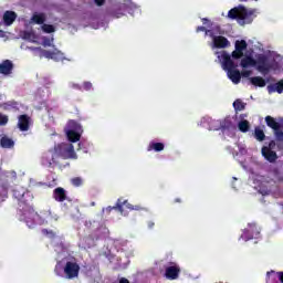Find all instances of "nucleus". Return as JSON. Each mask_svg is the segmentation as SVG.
I'll list each match as a JSON object with an SVG mask.
<instances>
[{
    "label": "nucleus",
    "instance_id": "6e6d98bb",
    "mask_svg": "<svg viewBox=\"0 0 283 283\" xmlns=\"http://www.w3.org/2000/svg\"><path fill=\"white\" fill-rule=\"evenodd\" d=\"M1 33H3V31H0Z\"/></svg>",
    "mask_w": 283,
    "mask_h": 283
},
{
    "label": "nucleus",
    "instance_id": "412c9836",
    "mask_svg": "<svg viewBox=\"0 0 283 283\" xmlns=\"http://www.w3.org/2000/svg\"><path fill=\"white\" fill-rule=\"evenodd\" d=\"M250 83L255 87H266V80L261 76L250 77Z\"/></svg>",
    "mask_w": 283,
    "mask_h": 283
},
{
    "label": "nucleus",
    "instance_id": "4c0bfd02",
    "mask_svg": "<svg viewBox=\"0 0 283 283\" xmlns=\"http://www.w3.org/2000/svg\"><path fill=\"white\" fill-rule=\"evenodd\" d=\"M196 32H205L206 34H209V36H213V31L207 30L205 27H197Z\"/></svg>",
    "mask_w": 283,
    "mask_h": 283
},
{
    "label": "nucleus",
    "instance_id": "a19ab883",
    "mask_svg": "<svg viewBox=\"0 0 283 283\" xmlns=\"http://www.w3.org/2000/svg\"><path fill=\"white\" fill-rule=\"evenodd\" d=\"M83 90H85V92H90V90H92V82H84Z\"/></svg>",
    "mask_w": 283,
    "mask_h": 283
},
{
    "label": "nucleus",
    "instance_id": "20e7f679",
    "mask_svg": "<svg viewBox=\"0 0 283 283\" xmlns=\"http://www.w3.org/2000/svg\"><path fill=\"white\" fill-rule=\"evenodd\" d=\"M255 63L256 70L263 74H268V72L275 69V60L269 61V56L265 54L256 55Z\"/></svg>",
    "mask_w": 283,
    "mask_h": 283
},
{
    "label": "nucleus",
    "instance_id": "4468645a",
    "mask_svg": "<svg viewBox=\"0 0 283 283\" xmlns=\"http://www.w3.org/2000/svg\"><path fill=\"white\" fill-rule=\"evenodd\" d=\"M129 209V211H134V205L129 203L127 200H123V198L117 199V202L115 205V209L119 211V213H125V208Z\"/></svg>",
    "mask_w": 283,
    "mask_h": 283
},
{
    "label": "nucleus",
    "instance_id": "f03ea898",
    "mask_svg": "<svg viewBox=\"0 0 283 283\" xmlns=\"http://www.w3.org/2000/svg\"><path fill=\"white\" fill-rule=\"evenodd\" d=\"M221 60H222L223 70H226L228 72V76H229L230 81H232V83H234V85H238V83H240V81H242V74L238 70V63H235L231 59L230 54L227 53V51H223L221 53Z\"/></svg>",
    "mask_w": 283,
    "mask_h": 283
},
{
    "label": "nucleus",
    "instance_id": "a211bd4d",
    "mask_svg": "<svg viewBox=\"0 0 283 283\" xmlns=\"http://www.w3.org/2000/svg\"><path fill=\"white\" fill-rule=\"evenodd\" d=\"M240 65L243 69L255 67V65H258V62H255V59H253L251 55H247L241 60Z\"/></svg>",
    "mask_w": 283,
    "mask_h": 283
},
{
    "label": "nucleus",
    "instance_id": "c756f323",
    "mask_svg": "<svg viewBox=\"0 0 283 283\" xmlns=\"http://www.w3.org/2000/svg\"><path fill=\"white\" fill-rule=\"evenodd\" d=\"M254 138H256L259 140V143H262V140H264V138H266V135L264 134V130H262L260 128H255L254 129Z\"/></svg>",
    "mask_w": 283,
    "mask_h": 283
},
{
    "label": "nucleus",
    "instance_id": "49530a36",
    "mask_svg": "<svg viewBox=\"0 0 283 283\" xmlns=\"http://www.w3.org/2000/svg\"><path fill=\"white\" fill-rule=\"evenodd\" d=\"M133 211H145V208L142 206H133Z\"/></svg>",
    "mask_w": 283,
    "mask_h": 283
},
{
    "label": "nucleus",
    "instance_id": "b1692460",
    "mask_svg": "<svg viewBox=\"0 0 283 283\" xmlns=\"http://www.w3.org/2000/svg\"><path fill=\"white\" fill-rule=\"evenodd\" d=\"M164 149H165V144L156 143V142H151L147 148L148 151H164Z\"/></svg>",
    "mask_w": 283,
    "mask_h": 283
},
{
    "label": "nucleus",
    "instance_id": "393cba45",
    "mask_svg": "<svg viewBox=\"0 0 283 283\" xmlns=\"http://www.w3.org/2000/svg\"><path fill=\"white\" fill-rule=\"evenodd\" d=\"M3 109H6L7 112L10 109H19V102L17 101H9L2 104Z\"/></svg>",
    "mask_w": 283,
    "mask_h": 283
},
{
    "label": "nucleus",
    "instance_id": "79ce46f5",
    "mask_svg": "<svg viewBox=\"0 0 283 283\" xmlns=\"http://www.w3.org/2000/svg\"><path fill=\"white\" fill-rule=\"evenodd\" d=\"M266 149H270L271 151H273V149H275V140H271L269 143V146H266Z\"/></svg>",
    "mask_w": 283,
    "mask_h": 283
},
{
    "label": "nucleus",
    "instance_id": "7c9ffc66",
    "mask_svg": "<svg viewBox=\"0 0 283 283\" xmlns=\"http://www.w3.org/2000/svg\"><path fill=\"white\" fill-rule=\"evenodd\" d=\"M42 30L45 32V34H52L53 32H56V29L52 24H42Z\"/></svg>",
    "mask_w": 283,
    "mask_h": 283
},
{
    "label": "nucleus",
    "instance_id": "c03bdc74",
    "mask_svg": "<svg viewBox=\"0 0 283 283\" xmlns=\"http://www.w3.org/2000/svg\"><path fill=\"white\" fill-rule=\"evenodd\" d=\"M112 15H113L115 19H120V17H123V12L113 11Z\"/></svg>",
    "mask_w": 283,
    "mask_h": 283
},
{
    "label": "nucleus",
    "instance_id": "2f4dec72",
    "mask_svg": "<svg viewBox=\"0 0 283 283\" xmlns=\"http://www.w3.org/2000/svg\"><path fill=\"white\" fill-rule=\"evenodd\" d=\"M42 235L54 240V238H56V232H54L53 230L42 229Z\"/></svg>",
    "mask_w": 283,
    "mask_h": 283
},
{
    "label": "nucleus",
    "instance_id": "cd10ccee",
    "mask_svg": "<svg viewBox=\"0 0 283 283\" xmlns=\"http://www.w3.org/2000/svg\"><path fill=\"white\" fill-rule=\"evenodd\" d=\"M234 48H235V50H238L240 52H244V50H247V48H249V44H247L245 40H237Z\"/></svg>",
    "mask_w": 283,
    "mask_h": 283
},
{
    "label": "nucleus",
    "instance_id": "aec40b11",
    "mask_svg": "<svg viewBox=\"0 0 283 283\" xmlns=\"http://www.w3.org/2000/svg\"><path fill=\"white\" fill-rule=\"evenodd\" d=\"M45 13H33L31 21L36 25H43L45 23Z\"/></svg>",
    "mask_w": 283,
    "mask_h": 283
},
{
    "label": "nucleus",
    "instance_id": "e433bc0d",
    "mask_svg": "<svg viewBox=\"0 0 283 283\" xmlns=\"http://www.w3.org/2000/svg\"><path fill=\"white\" fill-rule=\"evenodd\" d=\"M71 185H73V187H81V185H83V179L81 177H74L71 179Z\"/></svg>",
    "mask_w": 283,
    "mask_h": 283
},
{
    "label": "nucleus",
    "instance_id": "dca6fc26",
    "mask_svg": "<svg viewBox=\"0 0 283 283\" xmlns=\"http://www.w3.org/2000/svg\"><path fill=\"white\" fill-rule=\"evenodd\" d=\"M0 147L2 149H12L14 147V139L2 135L0 138Z\"/></svg>",
    "mask_w": 283,
    "mask_h": 283
},
{
    "label": "nucleus",
    "instance_id": "5fc2aeb1",
    "mask_svg": "<svg viewBox=\"0 0 283 283\" xmlns=\"http://www.w3.org/2000/svg\"><path fill=\"white\" fill-rule=\"evenodd\" d=\"M175 202H182V199L181 198H176Z\"/></svg>",
    "mask_w": 283,
    "mask_h": 283
},
{
    "label": "nucleus",
    "instance_id": "7ed1b4c3",
    "mask_svg": "<svg viewBox=\"0 0 283 283\" xmlns=\"http://www.w3.org/2000/svg\"><path fill=\"white\" fill-rule=\"evenodd\" d=\"M229 19H235L242 24L253 23L255 19V10H248L245 7L239 6L228 12Z\"/></svg>",
    "mask_w": 283,
    "mask_h": 283
},
{
    "label": "nucleus",
    "instance_id": "a18cd8bd",
    "mask_svg": "<svg viewBox=\"0 0 283 283\" xmlns=\"http://www.w3.org/2000/svg\"><path fill=\"white\" fill-rule=\"evenodd\" d=\"M71 87L73 88V90H83V86H81L80 84H76V83H72L71 84Z\"/></svg>",
    "mask_w": 283,
    "mask_h": 283
},
{
    "label": "nucleus",
    "instance_id": "5701e85b",
    "mask_svg": "<svg viewBox=\"0 0 283 283\" xmlns=\"http://www.w3.org/2000/svg\"><path fill=\"white\" fill-rule=\"evenodd\" d=\"M268 90L271 93L277 92V94H282L283 92V78L279 82H276L274 85H269Z\"/></svg>",
    "mask_w": 283,
    "mask_h": 283
},
{
    "label": "nucleus",
    "instance_id": "473e14b6",
    "mask_svg": "<svg viewBox=\"0 0 283 283\" xmlns=\"http://www.w3.org/2000/svg\"><path fill=\"white\" fill-rule=\"evenodd\" d=\"M274 136H275L276 143H283V130H282V127L279 128L277 130H274Z\"/></svg>",
    "mask_w": 283,
    "mask_h": 283
},
{
    "label": "nucleus",
    "instance_id": "f257e3e1",
    "mask_svg": "<svg viewBox=\"0 0 283 283\" xmlns=\"http://www.w3.org/2000/svg\"><path fill=\"white\" fill-rule=\"evenodd\" d=\"M56 157L63 160H76V151L74 150V145L67 143L56 144L52 149L48 150L42 156V161L44 165L52 167L56 163Z\"/></svg>",
    "mask_w": 283,
    "mask_h": 283
},
{
    "label": "nucleus",
    "instance_id": "ddd939ff",
    "mask_svg": "<svg viewBox=\"0 0 283 283\" xmlns=\"http://www.w3.org/2000/svg\"><path fill=\"white\" fill-rule=\"evenodd\" d=\"M261 154L268 163H275V160H277V153H275V150H271V148H266V146L262 147Z\"/></svg>",
    "mask_w": 283,
    "mask_h": 283
},
{
    "label": "nucleus",
    "instance_id": "9d476101",
    "mask_svg": "<svg viewBox=\"0 0 283 283\" xmlns=\"http://www.w3.org/2000/svg\"><path fill=\"white\" fill-rule=\"evenodd\" d=\"M36 218H39V213L34 212V210L24 213V222L29 229L36 227Z\"/></svg>",
    "mask_w": 283,
    "mask_h": 283
},
{
    "label": "nucleus",
    "instance_id": "f3484780",
    "mask_svg": "<svg viewBox=\"0 0 283 283\" xmlns=\"http://www.w3.org/2000/svg\"><path fill=\"white\" fill-rule=\"evenodd\" d=\"M4 25H12L17 21V13L14 11H6L3 14Z\"/></svg>",
    "mask_w": 283,
    "mask_h": 283
},
{
    "label": "nucleus",
    "instance_id": "c85d7f7f",
    "mask_svg": "<svg viewBox=\"0 0 283 283\" xmlns=\"http://www.w3.org/2000/svg\"><path fill=\"white\" fill-rule=\"evenodd\" d=\"M54 36L48 38V36H43L42 38V45L43 48H54Z\"/></svg>",
    "mask_w": 283,
    "mask_h": 283
},
{
    "label": "nucleus",
    "instance_id": "a878e982",
    "mask_svg": "<svg viewBox=\"0 0 283 283\" xmlns=\"http://www.w3.org/2000/svg\"><path fill=\"white\" fill-rule=\"evenodd\" d=\"M232 127H233V122H231L230 118H224L220 123V129H222V132H227V130L231 129Z\"/></svg>",
    "mask_w": 283,
    "mask_h": 283
},
{
    "label": "nucleus",
    "instance_id": "0eeeda50",
    "mask_svg": "<svg viewBox=\"0 0 283 283\" xmlns=\"http://www.w3.org/2000/svg\"><path fill=\"white\" fill-rule=\"evenodd\" d=\"M80 271L81 266L76 262L67 261L64 266V273L67 280H74V277H78Z\"/></svg>",
    "mask_w": 283,
    "mask_h": 283
},
{
    "label": "nucleus",
    "instance_id": "09e8293b",
    "mask_svg": "<svg viewBox=\"0 0 283 283\" xmlns=\"http://www.w3.org/2000/svg\"><path fill=\"white\" fill-rule=\"evenodd\" d=\"M147 226L148 229H154V227H156V223L154 221H148Z\"/></svg>",
    "mask_w": 283,
    "mask_h": 283
},
{
    "label": "nucleus",
    "instance_id": "603ef678",
    "mask_svg": "<svg viewBox=\"0 0 283 283\" xmlns=\"http://www.w3.org/2000/svg\"><path fill=\"white\" fill-rule=\"evenodd\" d=\"M118 283H129V280L126 277H122Z\"/></svg>",
    "mask_w": 283,
    "mask_h": 283
},
{
    "label": "nucleus",
    "instance_id": "58836bf2",
    "mask_svg": "<svg viewBox=\"0 0 283 283\" xmlns=\"http://www.w3.org/2000/svg\"><path fill=\"white\" fill-rule=\"evenodd\" d=\"M10 120L8 115L0 113V126H6V124Z\"/></svg>",
    "mask_w": 283,
    "mask_h": 283
},
{
    "label": "nucleus",
    "instance_id": "864d4df0",
    "mask_svg": "<svg viewBox=\"0 0 283 283\" xmlns=\"http://www.w3.org/2000/svg\"><path fill=\"white\" fill-rule=\"evenodd\" d=\"M201 21H202L203 25H207V23H209V19H207V18L201 19Z\"/></svg>",
    "mask_w": 283,
    "mask_h": 283
},
{
    "label": "nucleus",
    "instance_id": "72a5a7b5",
    "mask_svg": "<svg viewBox=\"0 0 283 283\" xmlns=\"http://www.w3.org/2000/svg\"><path fill=\"white\" fill-rule=\"evenodd\" d=\"M273 274H275V271H271L266 273L268 275L266 283H281L280 281H275L277 276H272Z\"/></svg>",
    "mask_w": 283,
    "mask_h": 283
},
{
    "label": "nucleus",
    "instance_id": "423d86ee",
    "mask_svg": "<svg viewBox=\"0 0 283 283\" xmlns=\"http://www.w3.org/2000/svg\"><path fill=\"white\" fill-rule=\"evenodd\" d=\"M260 237V228L255 223H249L248 229H244L243 233L241 234L242 240L249 242V240H253V238Z\"/></svg>",
    "mask_w": 283,
    "mask_h": 283
},
{
    "label": "nucleus",
    "instance_id": "1a4fd4ad",
    "mask_svg": "<svg viewBox=\"0 0 283 283\" xmlns=\"http://www.w3.org/2000/svg\"><path fill=\"white\" fill-rule=\"evenodd\" d=\"M14 71V63L11 60H4L0 63V74L3 76H10Z\"/></svg>",
    "mask_w": 283,
    "mask_h": 283
},
{
    "label": "nucleus",
    "instance_id": "ea45409f",
    "mask_svg": "<svg viewBox=\"0 0 283 283\" xmlns=\"http://www.w3.org/2000/svg\"><path fill=\"white\" fill-rule=\"evenodd\" d=\"M103 211H106L107 214H111L112 211H118V208H116V206H108L106 209H104Z\"/></svg>",
    "mask_w": 283,
    "mask_h": 283
},
{
    "label": "nucleus",
    "instance_id": "2eb2a0df",
    "mask_svg": "<svg viewBox=\"0 0 283 283\" xmlns=\"http://www.w3.org/2000/svg\"><path fill=\"white\" fill-rule=\"evenodd\" d=\"M53 198L56 202H65L67 200V192L62 187H57L53 190Z\"/></svg>",
    "mask_w": 283,
    "mask_h": 283
},
{
    "label": "nucleus",
    "instance_id": "de8ad7c7",
    "mask_svg": "<svg viewBox=\"0 0 283 283\" xmlns=\"http://www.w3.org/2000/svg\"><path fill=\"white\" fill-rule=\"evenodd\" d=\"M276 277L279 282L283 283V272H276Z\"/></svg>",
    "mask_w": 283,
    "mask_h": 283
},
{
    "label": "nucleus",
    "instance_id": "f8f14e48",
    "mask_svg": "<svg viewBox=\"0 0 283 283\" xmlns=\"http://www.w3.org/2000/svg\"><path fill=\"white\" fill-rule=\"evenodd\" d=\"M18 129L20 132H28L30 129V117L27 114L18 117Z\"/></svg>",
    "mask_w": 283,
    "mask_h": 283
},
{
    "label": "nucleus",
    "instance_id": "37998d69",
    "mask_svg": "<svg viewBox=\"0 0 283 283\" xmlns=\"http://www.w3.org/2000/svg\"><path fill=\"white\" fill-rule=\"evenodd\" d=\"M241 76H243V78H249V76H251V71H242Z\"/></svg>",
    "mask_w": 283,
    "mask_h": 283
},
{
    "label": "nucleus",
    "instance_id": "f704fd0d",
    "mask_svg": "<svg viewBox=\"0 0 283 283\" xmlns=\"http://www.w3.org/2000/svg\"><path fill=\"white\" fill-rule=\"evenodd\" d=\"M233 107L237 112H242V109H244V103H242L241 99H237L233 103Z\"/></svg>",
    "mask_w": 283,
    "mask_h": 283
},
{
    "label": "nucleus",
    "instance_id": "bb28decb",
    "mask_svg": "<svg viewBox=\"0 0 283 283\" xmlns=\"http://www.w3.org/2000/svg\"><path fill=\"white\" fill-rule=\"evenodd\" d=\"M238 128H239V130L242 132V134H247V132H249V129H251V125L249 124V120L243 119V120L239 122Z\"/></svg>",
    "mask_w": 283,
    "mask_h": 283
},
{
    "label": "nucleus",
    "instance_id": "6e6552de",
    "mask_svg": "<svg viewBox=\"0 0 283 283\" xmlns=\"http://www.w3.org/2000/svg\"><path fill=\"white\" fill-rule=\"evenodd\" d=\"M211 39L213 41L214 48H217L218 50H222V49L229 48V45H231L229 40L222 35H212Z\"/></svg>",
    "mask_w": 283,
    "mask_h": 283
},
{
    "label": "nucleus",
    "instance_id": "c9c22d12",
    "mask_svg": "<svg viewBox=\"0 0 283 283\" xmlns=\"http://www.w3.org/2000/svg\"><path fill=\"white\" fill-rule=\"evenodd\" d=\"M231 56H232V59L238 61V60L242 59V56H244V52L243 51H238V49H234Z\"/></svg>",
    "mask_w": 283,
    "mask_h": 283
},
{
    "label": "nucleus",
    "instance_id": "9b49d317",
    "mask_svg": "<svg viewBox=\"0 0 283 283\" xmlns=\"http://www.w3.org/2000/svg\"><path fill=\"white\" fill-rule=\"evenodd\" d=\"M44 59H51L52 61H61L63 59V52L55 49L54 51L42 50Z\"/></svg>",
    "mask_w": 283,
    "mask_h": 283
},
{
    "label": "nucleus",
    "instance_id": "3c124183",
    "mask_svg": "<svg viewBox=\"0 0 283 283\" xmlns=\"http://www.w3.org/2000/svg\"><path fill=\"white\" fill-rule=\"evenodd\" d=\"M31 36H32L31 32H29V31L24 32V35H23L24 39H30Z\"/></svg>",
    "mask_w": 283,
    "mask_h": 283
},
{
    "label": "nucleus",
    "instance_id": "4be33fe9",
    "mask_svg": "<svg viewBox=\"0 0 283 283\" xmlns=\"http://www.w3.org/2000/svg\"><path fill=\"white\" fill-rule=\"evenodd\" d=\"M66 136H67V139L70 140V143H78V140H81V134H78L74 129L67 130Z\"/></svg>",
    "mask_w": 283,
    "mask_h": 283
},
{
    "label": "nucleus",
    "instance_id": "8fccbe9b",
    "mask_svg": "<svg viewBox=\"0 0 283 283\" xmlns=\"http://www.w3.org/2000/svg\"><path fill=\"white\" fill-rule=\"evenodd\" d=\"M96 6H105V0H95Z\"/></svg>",
    "mask_w": 283,
    "mask_h": 283
},
{
    "label": "nucleus",
    "instance_id": "39448f33",
    "mask_svg": "<svg viewBox=\"0 0 283 283\" xmlns=\"http://www.w3.org/2000/svg\"><path fill=\"white\" fill-rule=\"evenodd\" d=\"M180 265L176 262H169L168 265L165 268L166 280H178V277H180Z\"/></svg>",
    "mask_w": 283,
    "mask_h": 283
},
{
    "label": "nucleus",
    "instance_id": "6ab92c4d",
    "mask_svg": "<svg viewBox=\"0 0 283 283\" xmlns=\"http://www.w3.org/2000/svg\"><path fill=\"white\" fill-rule=\"evenodd\" d=\"M265 123L268 127H270L274 132L279 130L282 127V125L279 122H276L275 118L269 115L265 117Z\"/></svg>",
    "mask_w": 283,
    "mask_h": 283
}]
</instances>
